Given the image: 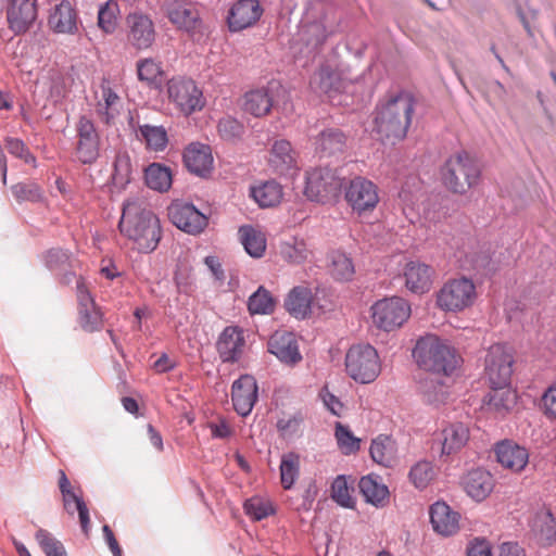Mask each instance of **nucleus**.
<instances>
[{
	"label": "nucleus",
	"instance_id": "f257e3e1",
	"mask_svg": "<svg viewBox=\"0 0 556 556\" xmlns=\"http://www.w3.org/2000/svg\"><path fill=\"white\" fill-rule=\"evenodd\" d=\"M118 229L141 253L153 252L162 238L159 217L149 208L148 203L139 198L127 199L124 202Z\"/></svg>",
	"mask_w": 556,
	"mask_h": 556
},
{
	"label": "nucleus",
	"instance_id": "f03ea898",
	"mask_svg": "<svg viewBox=\"0 0 556 556\" xmlns=\"http://www.w3.org/2000/svg\"><path fill=\"white\" fill-rule=\"evenodd\" d=\"M415 104L414 96L408 91L401 90L386 104L377 108L374 131L381 139L402 140L412 123Z\"/></svg>",
	"mask_w": 556,
	"mask_h": 556
},
{
	"label": "nucleus",
	"instance_id": "7ed1b4c3",
	"mask_svg": "<svg viewBox=\"0 0 556 556\" xmlns=\"http://www.w3.org/2000/svg\"><path fill=\"white\" fill-rule=\"evenodd\" d=\"M413 355L420 368L445 377L452 376L462 362L457 351L434 334L419 338Z\"/></svg>",
	"mask_w": 556,
	"mask_h": 556
},
{
	"label": "nucleus",
	"instance_id": "20e7f679",
	"mask_svg": "<svg viewBox=\"0 0 556 556\" xmlns=\"http://www.w3.org/2000/svg\"><path fill=\"white\" fill-rule=\"evenodd\" d=\"M480 174L479 166L466 151L450 156L441 169L444 186L459 194L478 185Z\"/></svg>",
	"mask_w": 556,
	"mask_h": 556
},
{
	"label": "nucleus",
	"instance_id": "39448f33",
	"mask_svg": "<svg viewBox=\"0 0 556 556\" xmlns=\"http://www.w3.org/2000/svg\"><path fill=\"white\" fill-rule=\"evenodd\" d=\"M344 178L338 169L330 167H316L305 173L303 193L307 200L321 204L338 200Z\"/></svg>",
	"mask_w": 556,
	"mask_h": 556
},
{
	"label": "nucleus",
	"instance_id": "423d86ee",
	"mask_svg": "<svg viewBox=\"0 0 556 556\" xmlns=\"http://www.w3.org/2000/svg\"><path fill=\"white\" fill-rule=\"evenodd\" d=\"M345 369L356 382H372L381 369L377 350L370 344L352 345L345 355Z\"/></svg>",
	"mask_w": 556,
	"mask_h": 556
},
{
	"label": "nucleus",
	"instance_id": "0eeeda50",
	"mask_svg": "<svg viewBox=\"0 0 556 556\" xmlns=\"http://www.w3.org/2000/svg\"><path fill=\"white\" fill-rule=\"evenodd\" d=\"M409 316L410 305L400 296L381 299L371 306L374 325L384 331L400 328Z\"/></svg>",
	"mask_w": 556,
	"mask_h": 556
},
{
	"label": "nucleus",
	"instance_id": "6e6552de",
	"mask_svg": "<svg viewBox=\"0 0 556 556\" xmlns=\"http://www.w3.org/2000/svg\"><path fill=\"white\" fill-rule=\"evenodd\" d=\"M476 299L472 280L462 277L443 285L437 295L438 306L446 312H459L470 306Z\"/></svg>",
	"mask_w": 556,
	"mask_h": 556
},
{
	"label": "nucleus",
	"instance_id": "1a4fd4ad",
	"mask_svg": "<svg viewBox=\"0 0 556 556\" xmlns=\"http://www.w3.org/2000/svg\"><path fill=\"white\" fill-rule=\"evenodd\" d=\"M167 94L186 116L203 109L205 100L201 89L190 78L173 77L167 81Z\"/></svg>",
	"mask_w": 556,
	"mask_h": 556
},
{
	"label": "nucleus",
	"instance_id": "9d476101",
	"mask_svg": "<svg viewBox=\"0 0 556 556\" xmlns=\"http://www.w3.org/2000/svg\"><path fill=\"white\" fill-rule=\"evenodd\" d=\"M344 198L358 215L371 213L379 203V190L371 180L356 176L344 188Z\"/></svg>",
	"mask_w": 556,
	"mask_h": 556
},
{
	"label": "nucleus",
	"instance_id": "9b49d317",
	"mask_svg": "<svg viewBox=\"0 0 556 556\" xmlns=\"http://www.w3.org/2000/svg\"><path fill=\"white\" fill-rule=\"evenodd\" d=\"M513 364L514 357L506 345H492L485 356V376L490 386H509Z\"/></svg>",
	"mask_w": 556,
	"mask_h": 556
},
{
	"label": "nucleus",
	"instance_id": "f8f14e48",
	"mask_svg": "<svg viewBox=\"0 0 556 556\" xmlns=\"http://www.w3.org/2000/svg\"><path fill=\"white\" fill-rule=\"evenodd\" d=\"M169 220L188 235H200L208 225V217L193 204L174 202L168 207Z\"/></svg>",
	"mask_w": 556,
	"mask_h": 556
},
{
	"label": "nucleus",
	"instance_id": "ddd939ff",
	"mask_svg": "<svg viewBox=\"0 0 556 556\" xmlns=\"http://www.w3.org/2000/svg\"><path fill=\"white\" fill-rule=\"evenodd\" d=\"M75 155L81 164H93L100 155V136L94 124L86 116H80L77 126Z\"/></svg>",
	"mask_w": 556,
	"mask_h": 556
},
{
	"label": "nucleus",
	"instance_id": "4468645a",
	"mask_svg": "<svg viewBox=\"0 0 556 556\" xmlns=\"http://www.w3.org/2000/svg\"><path fill=\"white\" fill-rule=\"evenodd\" d=\"M258 397V388L255 378L251 375H241L231 386V402L238 415L247 417L252 412Z\"/></svg>",
	"mask_w": 556,
	"mask_h": 556
},
{
	"label": "nucleus",
	"instance_id": "2eb2a0df",
	"mask_svg": "<svg viewBox=\"0 0 556 556\" xmlns=\"http://www.w3.org/2000/svg\"><path fill=\"white\" fill-rule=\"evenodd\" d=\"M244 330L239 326H227L216 342V350L223 363L239 362L244 353Z\"/></svg>",
	"mask_w": 556,
	"mask_h": 556
},
{
	"label": "nucleus",
	"instance_id": "dca6fc26",
	"mask_svg": "<svg viewBox=\"0 0 556 556\" xmlns=\"http://www.w3.org/2000/svg\"><path fill=\"white\" fill-rule=\"evenodd\" d=\"M267 351L288 366H294L302 361L295 336L286 330L275 331L269 337Z\"/></svg>",
	"mask_w": 556,
	"mask_h": 556
},
{
	"label": "nucleus",
	"instance_id": "f3484780",
	"mask_svg": "<svg viewBox=\"0 0 556 556\" xmlns=\"http://www.w3.org/2000/svg\"><path fill=\"white\" fill-rule=\"evenodd\" d=\"M127 40L137 50H144L155 40V29L152 20L142 13H131L127 16Z\"/></svg>",
	"mask_w": 556,
	"mask_h": 556
},
{
	"label": "nucleus",
	"instance_id": "a211bd4d",
	"mask_svg": "<svg viewBox=\"0 0 556 556\" xmlns=\"http://www.w3.org/2000/svg\"><path fill=\"white\" fill-rule=\"evenodd\" d=\"M314 304L325 309L324 305L318 304V290L313 295L312 290L306 286L293 287L287 294L283 303L286 311L296 319L308 317Z\"/></svg>",
	"mask_w": 556,
	"mask_h": 556
},
{
	"label": "nucleus",
	"instance_id": "6ab92c4d",
	"mask_svg": "<svg viewBox=\"0 0 556 556\" xmlns=\"http://www.w3.org/2000/svg\"><path fill=\"white\" fill-rule=\"evenodd\" d=\"M311 84L315 90L326 94L333 103L337 96L345 92L350 86V83L343 77L342 73L332 70L329 65L320 66Z\"/></svg>",
	"mask_w": 556,
	"mask_h": 556
},
{
	"label": "nucleus",
	"instance_id": "aec40b11",
	"mask_svg": "<svg viewBox=\"0 0 556 556\" xmlns=\"http://www.w3.org/2000/svg\"><path fill=\"white\" fill-rule=\"evenodd\" d=\"M258 0H238L230 9L227 21L231 31H240L253 26L262 16Z\"/></svg>",
	"mask_w": 556,
	"mask_h": 556
},
{
	"label": "nucleus",
	"instance_id": "412c9836",
	"mask_svg": "<svg viewBox=\"0 0 556 556\" xmlns=\"http://www.w3.org/2000/svg\"><path fill=\"white\" fill-rule=\"evenodd\" d=\"M313 146L320 157L341 155L346 150L348 137L338 127H326L313 137Z\"/></svg>",
	"mask_w": 556,
	"mask_h": 556
},
{
	"label": "nucleus",
	"instance_id": "4be33fe9",
	"mask_svg": "<svg viewBox=\"0 0 556 556\" xmlns=\"http://www.w3.org/2000/svg\"><path fill=\"white\" fill-rule=\"evenodd\" d=\"M184 163L187 169L199 176L206 177L213 170L211 147L200 142L190 143L184 151Z\"/></svg>",
	"mask_w": 556,
	"mask_h": 556
},
{
	"label": "nucleus",
	"instance_id": "5701e85b",
	"mask_svg": "<svg viewBox=\"0 0 556 556\" xmlns=\"http://www.w3.org/2000/svg\"><path fill=\"white\" fill-rule=\"evenodd\" d=\"M268 163L275 173L292 175L298 170V153L290 141L276 140L271 146Z\"/></svg>",
	"mask_w": 556,
	"mask_h": 556
},
{
	"label": "nucleus",
	"instance_id": "b1692460",
	"mask_svg": "<svg viewBox=\"0 0 556 556\" xmlns=\"http://www.w3.org/2000/svg\"><path fill=\"white\" fill-rule=\"evenodd\" d=\"M496 460L506 469L520 472L529 462V453L525 446L513 440H503L494 448Z\"/></svg>",
	"mask_w": 556,
	"mask_h": 556
},
{
	"label": "nucleus",
	"instance_id": "393cba45",
	"mask_svg": "<svg viewBox=\"0 0 556 556\" xmlns=\"http://www.w3.org/2000/svg\"><path fill=\"white\" fill-rule=\"evenodd\" d=\"M48 23L54 33L67 35H75L80 24L76 9L68 0H62L54 5L50 12Z\"/></svg>",
	"mask_w": 556,
	"mask_h": 556
},
{
	"label": "nucleus",
	"instance_id": "a878e982",
	"mask_svg": "<svg viewBox=\"0 0 556 556\" xmlns=\"http://www.w3.org/2000/svg\"><path fill=\"white\" fill-rule=\"evenodd\" d=\"M36 17V0H12L7 11L10 28L15 34L26 31Z\"/></svg>",
	"mask_w": 556,
	"mask_h": 556
},
{
	"label": "nucleus",
	"instance_id": "bb28decb",
	"mask_svg": "<svg viewBox=\"0 0 556 556\" xmlns=\"http://www.w3.org/2000/svg\"><path fill=\"white\" fill-rule=\"evenodd\" d=\"M430 522L433 530L443 535L455 534L459 529V514L454 511L445 502H435L429 509Z\"/></svg>",
	"mask_w": 556,
	"mask_h": 556
},
{
	"label": "nucleus",
	"instance_id": "cd10ccee",
	"mask_svg": "<svg viewBox=\"0 0 556 556\" xmlns=\"http://www.w3.org/2000/svg\"><path fill=\"white\" fill-rule=\"evenodd\" d=\"M463 484L466 493L477 502H481L489 496L494 488V479L490 471L483 468L469 470Z\"/></svg>",
	"mask_w": 556,
	"mask_h": 556
},
{
	"label": "nucleus",
	"instance_id": "c85d7f7f",
	"mask_svg": "<svg viewBox=\"0 0 556 556\" xmlns=\"http://www.w3.org/2000/svg\"><path fill=\"white\" fill-rule=\"evenodd\" d=\"M432 268L418 261H410L406 264L404 270L406 288L416 294L428 292L432 286Z\"/></svg>",
	"mask_w": 556,
	"mask_h": 556
},
{
	"label": "nucleus",
	"instance_id": "c756f323",
	"mask_svg": "<svg viewBox=\"0 0 556 556\" xmlns=\"http://www.w3.org/2000/svg\"><path fill=\"white\" fill-rule=\"evenodd\" d=\"M491 391L484 396L485 410L496 416H505L517 402V393L509 386H490Z\"/></svg>",
	"mask_w": 556,
	"mask_h": 556
},
{
	"label": "nucleus",
	"instance_id": "7c9ffc66",
	"mask_svg": "<svg viewBox=\"0 0 556 556\" xmlns=\"http://www.w3.org/2000/svg\"><path fill=\"white\" fill-rule=\"evenodd\" d=\"M469 428L463 422L447 425L441 431V456L459 452L469 440Z\"/></svg>",
	"mask_w": 556,
	"mask_h": 556
},
{
	"label": "nucleus",
	"instance_id": "2f4dec72",
	"mask_svg": "<svg viewBox=\"0 0 556 556\" xmlns=\"http://www.w3.org/2000/svg\"><path fill=\"white\" fill-rule=\"evenodd\" d=\"M60 491L63 495L64 508L70 515H74V510L71 509V504L75 503L76 509L79 516L81 529L85 534H88L90 528L89 509L83 500V497L76 495L72 489L66 475L61 471L59 481Z\"/></svg>",
	"mask_w": 556,
	"mask_h": 556
},
{
	"label": "nucleus",
	"instance_id": "473e14b6",
	"mask_svg": "<svg viewBox=\"0 0 556 556\" xmlns=\"http://www.w3.org/2000/svg\"><path fill=\"white\" fill-rule=\"evenodd\" d=\"M418 390L426 402L433 405L442 404L448 396V386L438 374L428 372L418 381Z\"/></svg>",
	"mask_w": 556,
	"mask_h": 556
},
{
	"label": "nucleus",
	"instance_id": "72a5a7b5",
	"mask_svg": "<svg viewBox=\"0 0 556 556\" xmlns=\"http://www.w3.org/2000/svg\"><path fill=\"white\" fill-rule=\"evenodd\" d=\"M131 126L136 132V137L144 142L148 150L162 152L166 149L168 136L164 126L151 124H138L137 126L131 124Z\"/></svg>",
	"mask_w": 556,
	"mask_h": 556
},
{
	"label": "nucleus",
	"instance_id": "f704fd0d",
	"mask_svg": "<svg viewBox=\"0 0 556 556\" xmlns=\"http://www.w3.org/2000/svg\"><path fill=\"white\" fill-rule=\"evenodd\" d=\"M273 104V96L268 88L253 89L244 94L243 110L254 117L267 115Z\"/></svg>",
	"mask_w": 556,
	"mask_h": 556
},
{
	"label": "nucleus",
	"instance_id": "c9c22d12",
	"mask_svg": "<svg viewBox=\"0 0 556 556\" xmlns=\"http://www.w3.org/2000/svg\"><path fill=\"white\" fill-rule=\"evenodd\" d=\"M358 488L365 501L376 507L383 506L389 495V490L387 485L382 483L379 476L368 475L362 477L358 482Z\"/></svg>",
	"mask_w": 556,
	"mask_h": 556
},
{
	"label": "nucleus",
	"instance_id": "e433bc0d",
	"mask_svg": "<svg viewBox=\"0 0 556 556\" xmlns=\"http://www.w3.org/2000/svg\"><path fill=\"white\" fill-rule=\"evenodd\" d=\"M168 18L179 28L193 30L199 22V13L191 3L174 2L168 7Z\"/></svg>",
	"mask_w": 556,
	"mask_h": 556
},
{
	"label": "nucleus",
	"instance_id": "4c0bfd02",
	"mask_svg": "<svg viewBox=\"0 0 556 556\" xmlns=\"http://www.w3.org/2000/svg\"><path fill=\"white\" fill-rule=\"evenodd\" d=\"M251 197L261 207H271L280 203L283 192L276 180H267L251 188Z\"/></svg>",
	"mask_w": 556,
	"mask_h": 556
},
{
	"label": "nucleus",
	"instance_id": "58836bf2",
	"mask_svg": "<svg viewBox=\"0 0 556 556\" xmlns=\"http://www.w3.org/2000/svg\"><path fill=\"white\" fill-rule=\"evenodd\" d=\"M239 235L242 245L245 252L255 258H260L264 255L266 250V238L253 226L243 225L239 228Z\"/></svg>",
	"mask_w": 556,
	"mask_h": 556
},
{
	"label": "nucleus",
	"instance_id": "ea45409f",
	"mask_svg": "<svg viewBox=\"0 0 556 556\" xmlns=\"http://www.w3.org/2000/svg\"><path fill=\"white\" fill-rule=\"evenodd\" d=\"M395 442L389 435H379L370 444L372 460L383 467H391L395 458Z\"/></svg>",
	"mask_w": 556,
	"mask_h": 556
},
{
	"label": "nucleus",
	"instance_id": "a19ab883",
	"mask_svg": "<svg viewBox=\"0 0 556 556\" xmlns=\"http://www.w3.org/2000/svg\"><path fill=\"white\" fill-rule=\"evenodd\" d=\"M301 460L295 452L282 454L279 471L280 483L285 490H291L300 477Z\"/></svg>",
	"mask_w": 556,
	"mask_h": 556
},
{
	"label": "nucleus",
	"instance_id": "79ce46f5",
	"mask_svg": "<svg viewBox=\"0 0 556 556\" xmlns=\"http://www.w3.org/2000/svg\"><path fill=\"white\" fill-rule=\"evenodd\" d=\"M532 530L542 545H551L556 539V520L549 510L538 513Z\"/></svg>",
	"mask_w": 556,
	"mask_h": 556
},
{
	"label": "nucleus",
	"instance_id": "37998d69",
	"mask_svg": "<svg viewBox=\"0 0 556 556\" xmlns=\"http://www.w3.org/2000/svg\"><path fill=\"white\" fill-rule=\"evenodd\" d=\"M330 275L339 281H350L355 274L352 258L344 252L333 251L329 254Z\"/></svg>",
	"mask_w": 556,
	"mask_h": 556
},
{
	"label": "nucleus",
	"instance_id": "c03bdc74",
	"mask_svg": "<svg viewBox=\"0 0 556 556\" xmlns=\"http://www.w3.org/2000/svg\"><path fill=\"white\" fill-rule=\"evenodd\" d=\"M144 180L150 189L159 192L167 191L172 186L170 169L159 163H152L144 170Z\"/></svg>",
	"mask_w": 556,
	"mask_h": 556
},
{
	"label": "nucleus",
	"instance_id": "a18cd8bd",
	"mask_svg": "<svg viewBox=\"0 0 556 556\" xmlns=\"http://www.w3.org/2000/svg\"><path fill=\"white\" fill-rule=\"evenodd\" d=\"M119 101L118 94L110 87L109 83L101 84V100L96 105V112L105 124L110 122L117 114L115 109Z\"/></svg>",
	"mask_w": 556,
	"mask_h": 556
},
{
	"label": "nucleus",
	"instance_id": "49530a36",
	"mask_svg": "<svg viewBox=\"0 0 556 556\" xmlns=\"http://www.w3.org/2000/svg\"><path fill=\"white\" fill-rule=\"evenodd\" d=\"M137 74L140 81L149 87L160 89L163 84V71L161 63L153 59H143L137 62Z\"/></svg>",
	"mask_w": 556,
	"mask_h": 556
},
{
	"label": "nucleus",
	"instance_id": "de8ad7c7",
	"mask_svg": "<svg viewBox=\"0 0 556 556\" xmlns=\"http://www.w3.org/2000/svg\"><path fill=\"white\" fill-rule=\"evenodd\" d=\"M470 262L472 269L482 276H490L498 269L502 261L490 248H483L471 255Z\"/></svg>",
	"mask_w": 556,
	"mask_h": 556
},
{
	"label": "nucleus",
	"instance_id": "09e8293b",
	"mask_svg": "<svg viewBox=\"0 0 556 556\" xmlns=\"http://www.w3.org/2000/svg\"><path fill=\"white\" fill-rule=\"evenodd\" d=\"M16 202L40 203L45 200L42 188L34 180L17 182L11 187Z\"/></svg>",
	"mask_w": 556,
	"mask_h": 556
},
{
	"label": "nucleus",
	"instance_id": "8fccbe9b",
	"mask_svg": "<svg viewBox=\"0 0 556 556\" xmlns=\"http://www.w3.org/2000/svg\"><path fill=\"white\" fill-rule=\"evenodd\" d=\"M248 309L252 315L271 314L275 309V300L270 292L261 286L253 294L250 295L248 300Z\"/></svg>",
	"mask_w": 556,
	"mask_h": 556
},
{
	"label": "nucleus",
	"instance_id": "3c124183",
	"mask_svg": "<svg viewBox=\"0 0 556 556\" xmlns=\"http://www.w3.org/2000/svg\"><path fill=\"white\" fill-rule=\"evenodd\" d=\"M119 8L116 1L108 0L98 11V26L105 34H113L117 27Z\"/></svg>",
	"mask_w": 556,
	"mask_h": 556
},
{
	"label": "nucleus",
	"instance_id": "603ef678",
	"mask_svg": "<svg viewBox=\"0 0 556 556\" xmlns=\"http://www.w3.org/2000/svg\"><path fill=\"white\" fill-rule=\"evenodd\" d=\"M280 254L285 261L291 264H302L307 260L309 250L304 240L293 238L281 243Z\"/></svg>",
	"mask_w": 556,
	"mask_h": 556
},
{
	"label": "nucleus",
	"instance_id": "864d4df0",
	"mask_svg": "<svg viewBox=\"0 0 556 556\" xmlns=\"http://www.w3.org/2000/svg\"><path fill=\"white\" fill-rule=\"evenodd\" d=\"M434 468L430 462L419 460L410 468L408 477L417 489L424 490L434 478Z\"/></svg>",
	"mask_w": 556,
	"mask_h": 556
},
{
	"label": "nucleus",
	"instance_id": "5fc2aeb1",
	"mask_svg": "<svg viewBox=\"0 0 556 556\" xmlns=\"http://www.w3.org/2000/svg\"><path fill=\"white\" fill-rule=\"evenodd\" d=\"M353 491L350 488L345 476H338L331 484V497L332 500L342 507L353 508L355 501L351 495Z\"/></svg>",
	"mask_w": 556,
	"mask_h": 556
},
{
	"label": "nucleus",
	"instance_id": "6e6d98bb",
	"mask_svg": "<svg viewBox=\"0 0 556 556\" xmlns=\"http://www.w3.org/2000/svg\"><path fill=\"white\" fill-rule=\"evenodd\" d=\"M35 539L46 556H67L63 543L49 531L39 529L35 534Z\"/></svg>",
	"mask_w": 556,
	"mask_h": 556
},
{
	"label": "nucleus",
	"instance_id": "4d7b16f0",
	"mask_svg": "<svg viewBox=\"0 0 556 556\" xmlns=\"http://www.w3.org/2000/svg\"><path fill=\"white\" fill-rule=\"evenodd\" d=\"M113 167V180L115 184L126 185L130 181L132 168L130 156L127 152H117Z\"/></svg>",
	"mask_w": 556,
	"mask_h": 556
},
{
	"label": "nucleus",
	"instance_id": "13d9d810",
	"mask_svg": "<svg viewBox=\"0 0 556 556\" xmlns=\"http://www.w3.org/2000/svg\"><path fill=\"white\" fill-rule=\"evenodd\" d=\"M336 439L343 454L350 455L359 450V439L354 437L349 427L338 422L336 425Z\"/></svg>",
	"mask_w": 556,
	"mask_h": 556
},
{
	"label": "nucleus",
	"instance_id": "bf43d9fd",
	"mask_svg": "<svg viewBox=\"0 0 556 556\" xmlns=\"http://www.w3.org/2000/svg\"><path fill=\"white\" fill-rule=\"evenodd\" d=\"M5 148L8 152L22 161H24L26 164H30L31 166H37V161L35 155L30 152L29 148L26 146V143L18 139L13 137H7L4 139Z\"/></svg>",
	"mask_w": 556,
	"mask_h": 556
},
{
	"label": "nucleus",
	"instance_id": "052dcab7",
	"mask_svg": "<svg viewBox=\"0 0 556 556\" xmlns=\"http://www.w3.org/2000/svg\"><path fill=\"white\" fill-rule=\"evenodd\" d=\"M244 511L254 520H262L275 513L273 505L261 497H251L245 501Z\"/></svg>",
	"mask_w": 556,
	"mask_h": 556
},
{
	"label": "nucleus",
	"instance_id": "680f3d73",
	"mask_svg": "<svg viewBox=\"0 0 556 556\" xmlns=\"http://www.w3.org/2000/svg\"><path fill=\"white\" fill-rule=\"evenodd\" d=\"M217 129L222 139L226 141L239 139L244 132V126L242 123L231 116L220 118Z\"/></svg>",
	"mask_w": 556,
	"mask_h": 556
},
{
	"label": "nucleus",
	"instance_id": "e2e57ef3",
	"mask_svg": "<svg viewBox=\"0 0 556 556\" xmlns=\"http://www.w3.org/2000/svg\"><path fill=\"white\" fill-rule=\"evenodd\" d=\"M79 325L87 332H93L102 326V314L97 307L79 311Z\"/></svg>",
	"mask_w": 556,
	"mask_h": 556
},
{
	"label": "nucleus",
	"instance_id": "0e129e2a",
	"mask_svg": "<svg viewBox=\"0 0 556 556\" xmlns=\"http://www.w3.org/2000/svg\"><path fill=\"white\" fill-rule=\"evenodd\" d=\"M305 33L308 35L306 43L314 50L321 47L328 38L326 27L320 22H314L305 26Z\"/></svg>",
	"mask_w": 556,
	"mask_h": 556
},
{
	"label": "nucleus",
	"instance_id": "69168bd1",
	"mask_svg": "<svg viewBox=\"0 0 556 556\" xmlns=\"http://www.w3.org/2000/svg\"><path fill=\"white\" fill-rule=\"evenodd\" d=\"M71 253L67 250L55 248L46 254V265L49 269H63L70 262Z\"/></svg>",
	"mask_w": 556,
	"mask_h": 556
},
{
	"label": "nucleus",
	"instance_id": "338daca9",
	"mask_svg": "<svg viewBox=\"0 0 556 556\" xmlns=\"http://www.w3.org/2000/svg\"><path fill=\"white\" fill-rule=\"evenodd\" d=\"M319 396L326 408L334 416L340 417L343 412L342 402L327 388L321 389Z\"/></svg>",
	"mask_w": 556,
	"mask_h": 556
},
{
	"label": "nucleus",
	"instance_id": "774afa93",
	"mask_svg": "<svg viewBox=\"0 0 556 556\" xmlns=\"http://www.w3.org/2000/svg\"><path fill=\"white\" fill-rule=\"evenodd\" d=\"M467 556H492L490 543L485 539H473L467 546Z\"/></svg>",
	"mask_w": 556,
	"mask_h": 556
}]
</instances>
